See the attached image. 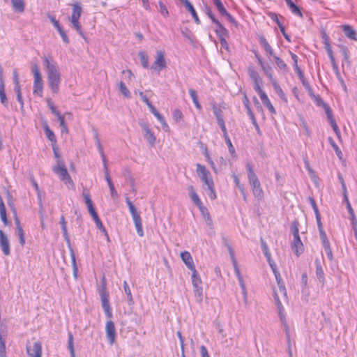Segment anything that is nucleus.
Instances as JSON below:
<instances>
[{
	"mask_svg": "<svg viewBox=\"0 0 357 357\" xmlns=\"http://www.w3.org/2000/svg\"><path fill=\"white\" fill-rule=\"evenodd\" d=\"M248 75L254 83V89L258 93L263 105L268 109L271 115L276 114V110L271 103L266 92L262 89V79L258 72L252 67L248 68Z\"/></svg>",
	"mask_w": 357,
	"mask_h": 357,
	"instance_id": "f257e3e1",
	"label": "nucleus"
},
{
	"mask_svg": "<svg viewBox=\"0 0 357 357\" xmlns=\"http://www.w3.org/2000/svg\"><path fill=\"white\" fill-rule=\"evenodd\" d=\"M274 275L275 278L277 282V286H275L273 289V298L275 303V305H277V308L278 310V314L280 318V320L284 323L286 324V319H285V314H284V309L283 307L282 303H281L280 300V296H278V291L280 292L282 297H283L284 299L287 298V290L286 287L284 286V282L282 280V278L281 277L280 273L278 270L274 269Z\"/></svg>",
	"mask_w": 357,
	"mask_h": 357,
	"instance_id": "f03ea898",
	"label": "nucleus"
},
{
	"mask_svg": "<svg viewBox=\"0 0 357 357\" xmlns=\"http://www.w3.org/2000/svg\"><path fill=\"white\" fill-rule=\"evenodd\" d=\"M44 65L47 70L49 87L53 93H57L59 91L61 75L55 63H52L48 57L43 58Z\"/></svg>",
	"mask_w": 357,
	"mask_h": 357,
	"instance_id": "7ed1b4c3",
	"label": "nucleus"
},
{
	"mask_svg": "<svg viewBox=\"0 0 357 357\" xmlns=\"http://www.w3.org/2000/svg\"><path fill=\"white\" fill-rule=\"evenodd\" d=\"M248 172V182L251 186L252 192L255 198L259 201H261L264 197V192L261 185L260 181L254 172L251 164L248 163L246 165Z\"/></svg>",
	"mask_w": 357,
	"mask_h": 357,
	"instance_id": "20e7f679",
	"label": "nucleus"
},
{
	"mask_svg": "<svg viewBox=\"0 0 357 357\" xmlns=\"http://www.w3.org/2000/svg\"><path fill=\"white\" fill-rule=\"evenodd\" d=\"M53 172L59 176V178L64 182L66 185L70 187L71 188H75V183L72 180L70 174L68 172L67 168L64 164V162L59 160H57V163L52 168Z\"/></svg>",
	"mask_w": 357,
	"mask_h": 357,
	"instance_id": "39448f33",
	"label": "nucleus"
},
{
	"mask_svg": "<svg viewBox=\"0 0 357 357\" xmlns=\"http://www.w3.org/2000/svg\"><path fill=\"white\" fill-rule=\"evenodd\" d=\"M82 195L84 197L85 203L87 206L88 211H89V213L91 214V215L92 216L97 227L98 229H100L105 234H107V231H106L105 227L103 226L102 221L99 218L97 212L96 211V209L93 206V202L91 199L89 192L86 190H84L82 192Z\"/></svg>",
	"mask_w": 357,
	"mask_h": 357,
	"instance_id": "423d86ee",
	"label": "nucleus"
},
{
	"mask_svg": "<svg viewBox=\"0 0 357 357\" xmlns=\"http://www.w3.org/2000/svg\"><path fill=\"white\" fill-rule=\"evenodd\" d=\"M188 190H189L190 197L192 201L199 209V211H200L201 214L202 215L204 219L206 222L211 221V220L210 213H209L208 208L203 205V203L201 201L199 195L196 192L194 187L192 185H190L188 187Z\"/></svg>",
	"mask_w": 357,
	"mask_h": 357,
	"instance_id": "0eeeda50",
	"label": "nucleus"
},
{
	"mask_svg": "<svg viewBox=\"0 0 357 357\" xmlns=\"http://www.w3.org/2000/svg\"><path fill=\"white\" fill-rule=\"evenodd\" d=\"M73 11L70 17V22L72 23L74 29L81 35L83 38H84L82 26L79 23V19L82 15V8L79 3H75L72 5Z\"/></svg>",
	"mask_w": 357,
	"mask_h": 357,
	"instance_id": "6e6552de",
	"label": "nucleus"
},
{
	"mask_svg": "<svg viewBox=\"0 0 357 357\" xmlns=\"http://www.w3.org/2000/svg\"><path fill=\"white\" fill-rule=\"evenodd\" d=\"M32 73L33 75V93L39 97L43 96V80L37 64L32 66Z\"/></svg>",
	"mask_w": 357,
	"mask_h": 357,
	"instance_id": "1a4fd4ad",
	"label": "nucleus"
},
{
	"mask_svg": "<svg viewBox=\"0 0 357 357\" xmlns=\"http://www.w3.org/2000/svg\"><path fill=\"white\" fill-rule=\"evenodd\" d=\"M126 201L128 206L129 211L132 215L133 222L137 229V232L138 235L142 237L144 236V231L140 215L137 213L135 206L133 205V204L132 203L129 198H126Z\"/></svg>",
	"mask_w": 357,
	"mask_h": 357,
	"instance_id": "9d476101",
	"label": "nucleus"
},
{
	"mask_svg": "<svg viewBox=\"0 0 357 357\" xmlns=\"http://www.w3.org/2000/svg\"><path fill=\"white\" fill-rule=\"evenodd\" d=\"M206 13L210 20L216 25L215 30V33L218 36L219 39L227 38L229 36L228 31L226 28L220 22V21L215 17L214 14L210 8H207Z\"/></svg>",
	"mask_w": 357,
	"mask_h": 357,
	"instance_id": "9b49d317",
	"label": "nucleus"
},
{
	"mask_svg": "<svg viewBox=\"0 0 357 357\" xmlns=\"http://www.w3.org/2000/svg\"><path fill=\"white\" fill-rule=\"evenodd\" d=\"M321 36L322 42L325 46V49L327 52V54H328L329 58H330L332 66L334 69H337L338 68L337 64L336 63L335 59L333 55V52L332 47L331 46L330 38L325 31H322L321 32Z\"/></svg>",
	"mask_w": 357,
	"mask_h": 357,
	"instance_id": "f8f14e48",
	"label": "nucleus"
},
{
	"mask_svg": "<svg viewBox=\"0 0 357 357\" xmlns=\"http://www.w3.org/2000/svg\"><path fill=\"white\" fill-rule=\"evenodd\" d=\"M196 172L201 180L206 185L214 183L210 172L204 165L201 164L196 165Z\"/></svg>",
	"mask_w": 357,
	"mask_h": 357,
	"instance_id": "ddd939ff",
	"label": "nucleus"
},
{
	"mask_svg": "<svg viewBox=\"0 0 357 357\" xmlns=\"http://www.w3.org/2000/svg\"><path fill=\"white\" fill-rule=\"evenodd\" d=\"M167 63L165 58V53L163 51H158L156 52L155 61L151 66V69L160 73L163 69L166 68Z\"/></svg>",
	"mask_w": 357,
	"mask_h": 357,
	"instance_id": "4468645a",
	"label": "nucleus"
},
{
	"mask_svg": "<svg viewBox=\"0 0 357 357\" xmlns=\"http://www.w3.org/2000/svg\"><path fill=\"white\" fill-rule=\"evenodd\" d=\"M46 102L47 103V105L49 107V108L50 109L51 112L52 114H54L58 121H59V124H60V126L61 128V130H62V132H65V133H68V127L65 123V120H64V117L63 116H62L59 112L56 109V107L54 106V103L52 102V101L51 100V99L50 98H47L46 100Z\"/></svg>",
	"mask_w": 357,
	"mask_h": 357,
	"instance_id": "2eb2a0df",
	"label": "nucleus"
},
{
	"mask_svg": "<svg viewBox=\"0 0 357 357\" xmlns=\"http://www.w3.org/2000/svg\"><path fill=\"white\" fill-rule=\"evenodd\" d=\"M139 96L142 100L149 107L151 112L156 117V119L160 122L163 127H168L167 122L165 118L156 110L155 107L151 104V102L149 100L147 97L144 95L142 92H139Z\"/></svg>",
	"mask_w": 357,
	"mask_h": 357,
	"instance_id": "dca6fc26",
	"label": "nucleus"
},
{
	"mask_svg": "<svg viewBox=\"0 0 357 357\" xmlns=\"http://www.w3.org/2000/svg\"><path fill=\"white\" fill-rule=\"evenodd\" d=\"M105 332L109 343L112 345L116 341V328L112 321L109 320L106 322Z\"/></svg>",
	"mask_w": 357,
	"mask_h": 357,
	"instance_id": "f3484780",
	"label": "nucleus"
},
{
	"mask_svg": "<svg viewBox=\"0 0 357 357\" xmlns=\"http://www.w3.org/2000/svg\"><path fill=\"white\" fill-rule=\"evenodd\" d=\"M213 1L215 6H216L218 12L220 13V14L221 15L226 17L227 20L229 22L234 24H237L234 17L227 12V10L225 8L224 5L222 4L221 0H213Z\"/></svg>",
	"mask_w": 357,
	"mask_h": 357,
	"instance_id": "a211bd4d",
	"label": "nucleus"
},
{
	"mask_svg": "<svg viewBox=\"0 0 357 357\" xmlns=\"http://www.w3.org/2000/svg\"><path fill=\"white\" fill-rule=\"evenodd\" d=\"M0 247L4 255L10 254L9 240L2 230H0Z\"/></svg>",
	"mask_w": 357,
	"mask_h": 357,
	"instance_id": "6ab92c4d",
	"label": "nucleus"
},
{
	"mask_svg": "<svg viewBox=\"0 0 357 357\" xmlns=\"http://www.w3.org/2000/svg\"><path fill=\"white\" fill-rule=\"evenodd\" d=\"M326 113L327 115L328 121L329 123L331 124L333 131L335 132L337 137L340 139L341 138V132L339 129L338 126L336 123L335 119L333 115L332 111L329 107H327L326 109Z\"/></svg>",
	"mask_w": 357,
	"mask_h": 357,
	"instance_id": "aec40b11",
	"label": "nucleus"
},
{
	"mask_svg": "<svg viewBox=\"0 0 357 357\" xmlns=\"http://www.w3.org/2000/svg\"><path fill=\"white\" fill-rule=\"evenodd\" d=\"M291 249L297 257L300 256L304 252V245L300 236L294 237V240L291 243Z\"/></svg>",
	"mask_w": 357,
	"mask_h": 357,
	"instance_id": "412c9836",
	"label": "nucleus"
},
{
	"mask_svg": "<svg viewBox=\"0 0 357 357\" xmlns=\"http://www.w3.org/2000/svg\"><path fill=\"white\" fill-rule=\"evenodd\" d=\"M26 353L31 357H41L42 356V345L40 342H36L33 344V349L26 346Z\"/></svg>",
	"mask_w": 357,
	"mask_h": 357,
	"instance_id": "4be33fe9",
	"label": "nucleus"
},
{
	"mask_svg": "<svg viewBox=\"0 0 357 357\" xmlns=\"http://www.w3.org/2000/svg\"><path fill=\"white\" fill-rule=\"evenodd\" d=\"M181 258L190 271H194L196 268L192 255L189 252L183 251L181 252Z\"/></svg>",
	"mask_w": 357,
	"mask_h": 357,
	"instance_id": "5701e85b",
	"label": "nucleus"
},
{
	"mask_svg": "<svg viewBox=\"0 0 357 357\" xmlns=\"http://www.w3.org/2000/svg\"><path fill=\"white\" fill-rule=\"evenodd\" d=\"M192 271V284L195 289V291H202V280L199 275L198 272L196 268Z\"/></svg>",
	"mask_w": 357,
	"mask_h": 357,
	"instance_id": "b1692460",
	"label": "nucleus"
},
{
	"mask_svg": "<svg viewBox=\"0 0 357 357\" xmlns=\"http://www.w3.org/2000/svg\"><path fill=\"white\" fill-rule=\"evenodd\" d=\"M243 102L244 106L247 110V113H248L249 117L252 120V123L255 126L256 128H258L259 126H258V124L257 122V119L255 118V114L253 113V112L250 107V101L245 95L244 96Z\"/></svg>",
	"mask_w": 357,
	"mask_h": 357,
	"instance_id": "393cba45",
	"label": "nucleus"
},
{
	"mask_svg": "<svg viewBox=\"0 0 357 357\" xmlns=\"http://www.w3.org/2000/svg\"><path fill=\"white\" fill-rule=\"evenodd\" d=\"M342 29L347 38L354 40H357L356 32L351 26L349 24H344L342 26Z\"/></svg>",
	"mask_w": 357,
	"mask_h": 357,
	"instance_id": "a878e982",
	"label": "nucleus"
},
{
	"mask_svg": "<svg viewBox=\"0 0 357 357\" xmlns=\"http://www.w3.org/2000/svg\"><path fill=\"white\" fill-rule=\"evenodd\" d=\"M291 11L296 16L302 17L303 13L300 8L296 5L292 0H284Z\"/></svg>",
	"mask_w": 357,
	"mask_h": 357,
	"instance_id": "bb28decb",
	"label": "nucleus"
},
{
	"mask_svg": "<svg viewBox=\"0 0 357 357\" xmlns=\"http://www.w3.org/2000/svg\"><path fill=\"white\" fill-rule=\"evenodd\" d=\"M289 54H290V56L294 61L293 65H294V68L296 73L298 74L299 78H303V73L298 65V56L291 51L289 52Z\"/></svg>",
	"mask_w": 357,
	"mask_h": 357,
	"instance_id": "cd10ccee",
	"label": "nucleus"
},
{
	"mask_svg": "<svg viewBox=\"0 0 357 357\" xmlns=\"http://www.w3.org/2000/svg\"><path fill=\"white\" fill-rule=\"evenodd\" d=\"M259 43L264 47V50L271 56L274 54V51L271 46L269 45L267 40L264 36L259 37Z\"/></svg>",
	"mask_w": 357,
	"mask_h": 357,
	"instance_id": "c85d7f7f",
	"label": "nucleus"
},
{
	"mask_svg": "<svg viewBox=\"0 0 357 357\" xmlns=\"http://www.w3.org/2000/svg\"><path fill=\"white\" fill-rule=\"evenodd\" d=\"M13 9L18 13H22L24 10L25 3L24 0H12Z\"/></svg>",
	"mask_w": 357,
	"mask_h": 357,
	"instance_id": "c756f323",
	"label": "nucleus"
},
{
	"mask_svg": "<svg viewBox=\"0 0 357 357\" xmlns=\"http://www.w3.org/2000/svg\"><path fill=\"white\" fill-rule=\"evenodd\" d=\"M44 130L47 139L52 143V146H55L56 144V137L54 132L50 130L47 125L44 127Z\"/></svg>",
	"mask_w": 357,
	"mask_h": 357,
	"instance_id": "7c9ffc66",
	"label": "nucleus"
},
{
	"mask_svg": "<svg viewBox=\"0 0 357 357\" xmlns=\"http://www.w3.org/2000/svg\"><path fill=\"white\" fill-rule=\"evenodd\" d=\"M273 56L274 57V60H275V62L277 66L280 70H284V71L288 70V66H287V65L286 64V63L284 62V60H282L279 56H275L274 54Z\"/></svg>",
	"mask_w": 357,
	"mask_h": 357,
	"instance_id": "2f4dec72",
	"label": "nucleus"
},
{
	"mask_svg": "<svg viewBox=\"0 0 357 357\" xmlns=\"http://www.w3.org/2000/svg\"><path fill=\"white\" fill-rule=\"evenodd\" d=\"M328 141H329V143L331 145V146L333 148V149H334L337 156L338 157V158L342 160V157H343V154H342L341 150L340 149V148L338 147V146L335 144V142L333 139V138L329 137L328 138Z\"/></svg>",
	"mask_w": 357,
	"mask_h": 357,
	"instance_id": "473e14b6",
	"label": "nucleus"
},
{
	"mask_svg": "<svg viewBox=\"0 0 357 357\" xmlns=\"http://www.w3.org/2000/svg\"><path fill=\"white\" fill-rule=\"evenodd\" d=\"M145 137L147 139V141L151 144H153L155 142V137L154 135V133L149 129L148 126H146L145 128Z\"/></svg>",
	"mask_w": 357,
	"mask_h": 357,
	"instance_id": "72a5a7b5",
	"label": "nucleus"
},
{
	"mask_svg": "<svg viewBox=\"0 0 357 357\" xmlns=\"http://www.w3.org/2000/svg\"><path fill=\"white\" fill-rule=\"evenodd\" d=\"M139 56L142 66L144 68H147L149 67V57L147 54L144 52H139Z\"/></svg>",
	"mask_w": 357,
	"mask_h": 357,
	"instance_id": "f704fd0d",
	"label": "nucleus"
},
{
	"mask_svg": "<svg viewBox=\"0 0 357 357\" xmlns=\"http://www.w3.org/2000/svg\"><path fill=\"white\" fill-rule=\"evenodd\" d=\"M319 236L325 250H330V243L325 231L319 232Z\"/></svg>",
	"mask_w": 357,
	"mask_h": 357,
	"instance_id": "c9c22d12",
	"label": "nucleus"
},
{
	"mask_svg": "<svg viewBox=\"0 0 357 357\" xmlns=\"http://www.w3.org/2000/svg\"><path fill=\"white\" fill-rule=\"evenodd\" d=\"M68 349L70 352L71 357H75L74 344H73V335L72 333H68Z\"/></svg>",
	"mask_w": 357,
	"mask_h": 357,
	"instance_id": "e433bc0d",
	"label": "nucleus"
},
{
	"mask_svg": "<svg viewBox=\"0 0 357 357\" xmlns=\"http://www.w3.org/2000/svg\"><path fill=\"white\" fill-rule=\"evenodd\" d=\"M291 231L294 237H299V223L297 220L292 222L291 225Z\"/></svg>",
	"mask_w": 357,
	"mask_h": 357,
	"instance_id": "4c0bfd02",
	"label": "nucleus"
},
{
	"mask_svg": "<svg viewBox=\"0 0 357 357\" xmlns=\"http://www.w3.org/2000/svg\"><path fill=\"white\" fill-rule=\"evenodd\" d=\"M172 117L175 122L178 123L183 120V114L180 109H176L173 111Z\"/></svg>",
	"mask_w": 357,
	"mask_h": 357,
	"instance_id": "58836bf2",
	"label": "nucleus"
},
{
	"mask_svg": "<svg viewBox=\"0 0 357 357\" xmlns=\"http://www.w3.org/2000/svg\"><path fill=\"white\" fill-rule=\"evenodd\" d=\"M261 248L264 252V254L265 257H266L267 261H270L271 257V254L269 251L268 247L266 243L264 241H263L262 239L261 240Z\"/></svg>",
	"mask_w": 357,
	"mask_h": 357,
	"instance_id": "ea45409f",
	"label": "nucleus"
},
{
	"mask_svg": "<svg viewBox=\"0 0 357 357\" xmlns=\"http://www.w3.org/2000/svg\"><path fill=\"white\" fill-rule=\"evenodd\" d=\"M213 113L217 119L218 122H220V121H223V116H222V112L220 108H219L218 106L214 105L213 106Z\"/></svg>",
	"mask_w": 357,
	"mask_h": 357,
	"instance_id": "a19ab883",
	"label": "nucleus"
},
{
	"mask_svg": "<svg viewBox=\"0 0 357 357\" xmlns=\"http://www.w3.org/2000/svg\"><path fill=\"white\" fill-rule=\"evenodd\" d=\"M268 16L273 20L275 21L277 24L278 25V26L280 27V29L282 33H284V26L280 23L279 19H278V15L275 13H268Z\"/></svg>",
	"mask_w": 357,
	"mask_h": 357,
	"instance_id": "79ce46f5",
	"label": "nucleus"
},
{
	"mask_svg": "<svg viewBox=\"0 0 357 357\" xmlns=\"http://www.w3.org/2000/svg\"><path fill=\"white\" fill-rule=\"evenodd\" d=\"M60 224H61V229L63 231V236L65 237V238L68 239V231H67V222L65 220L64 216H63V215L60 218Z\"/></svg>",
	"mask_w": 357,
	"mask_h": 357,
	"instance_id": "37998d69",
	"label": "nucleus"
},
{
	"mask_svg": "<svg viewBox=\"0 0 357 357\" xmlns=\"http://www.w3.org/2000/svg\"><path fill=\"white\" fill-rule=\"evenodd\" d=\"M119 88L121 93L126 98L130 97V93L128 89L126 87L123 82H120L119 84Z\"/></svg>",
	"mask_w": 357,
	"mask_h": 357,
	"instance_id": "c03bdc74",
	"label": "nucleus"
},
{
	"mask_svg": "<svg viewBox=\"0 0 357 357\" xmlns=\"http://www.w3.org/2000/svg\"><path fill=\"white\" fill-rule=\"evenodd\" d=\"M123 289H124V291H125V293L127 295V297H128V299L130 303H132L133 302V298H132V293H131V290L128 284V282L126 281H124L123 282Z\"/></svg>",
	"mask_w": 357,
	"mask_h": 357,
	"instance_id": "a18cd8bd",
	"label": "nucleus"
},
{
	"mask_svg": "<svg viewBox=\"0 0 357 357\" xmlns=\"http://www.w3.org/2000/svg\"><path fill=\"white\" fill-rule=\"evenodd\" d=\"M208 189L209 190L208 196L211 199L214 200L217 198V195L215 190V184L214 183H211L210 185H207Z\"/></svg>",
	"mask_w": 357,
	"mask_h": 357,
	"instance_id": "49530a36",
	"label": "nucleus"
},
{
	"mask_svg": "<svg viewBox=\"0 0 357 357\" xmlns=\"http://www.w3.org/2000/svg\"><path fill=\"white\" fill-rule=\"evenodd\" d=\"M17 234L19 237V241L22 246H24L25 244V238H24V230L22 227L17 228Z\"/></svg>",
	"mask_w": 357,
	"mask_h": 357,
	"instance_id": "de8ad7c7",
	"label": "nucleus"
},
{
	"mask_svg": "<svg viewBox=\"0 0 357 357\" xmlns=\"http://www.w3.org/2000/svg\"><path fill=\"white\" fill-rule=\"evenodd\" d=\"M102 308H103L106 315L108 317L111 318L112 316V308H111L109 302L102 303Z\"/></svg>",
	"mask_w": 357,
	"mask_h": 357,
	"instance_id": "09e8293b",
	"label": "nucleus"
},
{
	"mask_svg": "<svg viewBox=\"0 0 357 357\" xmlns=\"http://www.w3.org/2000/svg\"><path fill=\"white\" fill-rule=\"evenodd\" d=\"M225 141L228 146L229 152L231 153V155H236L235 148L233 146L229 137H226L225 139Z\"/></svg>",
	"mask_w": 357,
	"mask_h": 357,
	"instance_id": "8fccbe9b",
	"label": "nucleus"
},
{
	"mask_svg": "<svg viewBox=\"0 0 357 357\" xmlns=\"http://www.w3.org/2000/svg\"><path fill=\"white\" fill-rule=\"evenodd\" d=\"M160 13L164 17L169 16V11L166 6L161 1H159Z\"/></svg>",
	"mask_w": 357,
	"mask_h": 357,
	"instance_id": "3c124183",
	"label": "nucleus"
},
{
	"mask_svg": "<svg viewBox=\"0 0 357 357\" xmlns=\"http://www.w3.org/2000/svg\"><path fill=\"white\" fill-rule=\"evenodd\" d=\"M100 298L102 303L109 302V294L107 293L105 288H103L100 291Z\"/></svg>",
	"mask_w": 357,
	"mask_h": 357,
	"instance_id": "603ef678",
	"label": "nucleus"
},
{
	"mask_svg": "<svg viewBox=\"0 0 357 357\" xmlns=\"http://www.w3.org/2000/svg\"><path fill=\"white\" fill-rule=\"evenodd\" d=\"M0 99L3 104L6 103L7 98L5 93L4 84L3 83L0 85Z\"/></svg>",
	"mask_w": 357,
	"mask_h": 357,
	"instance_id": "864d4df0",
	"label": "nucleus"
},
{
	"mask_svg": "<svg viewBox=\"0 0 357 357\" xmlns=\"http://www.w3.org/2000/svg\"><path fill=\"white\" fill-rule=\"evenodd\" d=\"M233 178H234V183H236V186L240 189V190L241 191L242 194L243 195L244 199L246 200V196L245 195L244 188L241 185L238 177L236 175H234Z\"/></svg>",
	"mask_w": 357,
	"mask_h": 357,
	"instance_id": "5fc2aeb1",
	"label": "nucleus"
},
{
	"mask_svg": "<svg viewBox=\"0 0 357 357\" xmlns=\"http://www.w3.org/2000/svg\"><path fill=\"white\" fill-rule=\"evenodd\" d=\"M180 1L184 5L185 8L190 13V14L195 10L192 4L190 2L189 0H180Z\"/></svg>",
	"mask_w": 357,
	"mask_h": 357,
	"instance_id": "6e6d98bb",
	"label": "nucleus"
},
{
	"mask_svg": "<svg viewBox=\"0 0 357 357\" xmlns=\"http://www.w3.org/2000/svg\"><path fill=\"white\" fill-rule=\"evenodd\" d=\"M264 74L271 79H273V73L272 69L270 66L265 65L263 68H261Z\"/></svg>",
	"mask_w": 357,
	"mask_h": 357,
	"instance_id": "4d7b16f0",
	"label": "nucleus"
},
{
	"mask_svg": "<svg viewBox=\"0 0 357 357\" xmlns=\"http://www.w3.org/2000/svg\"><path fill=\"white\" fill-rule=\"evenodd\" d=\"M104 167H105V179L107 182V184L108 185H113V183L112 181V179H111V177L109 176V170H108V167H107V163H104Z\"/></svg>",
	"mask_w": 357,
	"mask_h": 357,
	"instance_id": "13d9d810",
	"label": "nucleus"
},
{
	"mask_svg": "<svg viewBox=\"0 0 357 357\" xmlns=\"http://www.w3.org/2000/svg\"><path fill=\"white\" fill-rule=\"evenodd\" d=\"M104 167H105V179L107 182V184L108 185H113V183L112 181V179H111V177L109 176V170H108V167H107V163H104Z\"/></svg>",
	"mask_w": 357,
	"mask_h": 357,
	"instance_id": "bf43d9fd",
	"label": "nucleus"
},
{
	"mask_svg": "<svg viewBox=\"0 0 357 357\" xmlns=\"http://www.w3.org/2000/svg\"><path fill=\"white\" fill-rule=\"evenodd\" d=\"M218 125L220 126L222 131V133H223V137L224 139H225L226 137H229V135H228V133H227V128H226V126H225V121H220V122H218Z\"/></svg>",
	"mask_w": 357,
	"mask_h": 357,
	"instance_id": "052dcab7",
	"label": "nucleus"
},
{
	"mask_svg": "<svg viewBox=\"0 0 357 357\" xmlns=\"http://www.w3.org/2000/svg\"><path fill=\"white\" fill-rule=\"evenodd\" d=\"M343 195H344V199L346 202V206H347V208L348 210L349 213L351 214V213H354V211L353 208L351 207V205L349 202L347 194H345Z\"/></svg>",
	"mask_w": 357,
	"mask_h": 357,
	"instance_id": "680f3d73",
	"label": "nucleus"
},
{
	"mask_svg": "<svg viewBox=\"0 0 357 357\" xmlns=\"http://www.w3.org/2000/svg\"><path fill=\"white\" fill-rule=\"evenodd\" d=\"M1 354H6V352L5 341L2 337L1 333H0V355Z\"/></svg>",
	"mask_w": 357,
	"mask_h": 357,
	"instance_id": "e2e57ef3",
	"label": "nucleus"
},
{
	"mask_svg": "<svg viewBox=\"0 0 357 357\" xmlns=\"http://www.w3.org/2000/svg\"><path fill=\"white\" fill-rule=\"evenodd\" d=\"M98 148L99 152L101 155L103 163H107V160H106V157L104 153L103 148H102L99 139L98 140Z\"/></svg>",
	"mask_w": 357,
	"mask_h": 357,
	"instance_id": "0e129e2a",
	"label": "nucleus"
},
{
	"mask_svg": "<svg viewBox=\"0 0 357 357\" xmlns=\"http://www.w3.org/2000/svg\"><path fill=\"white\" fill-rule=\"evenodd\" d=\"M57 31L59 33L61 37L62 38L63 42H65L66 43H68L69 39L66 33L64 32V31L62 29V28L59 29V30Z\"/></svg>",
	"mask_w": 357,
	"mask_h": 357,
	"instance_id": "69168bd1",
	"label": "nucleus"
},
{
	"mask_svg": "<svg viewBox=\"0 0 357 357\" xmlns=\"http://www.w3.org/2000/svg\"><path fill=\"white\" fill-rule=\"evenodd\" d=\"M273 85H274V86H275V89L277 90V92L278 93L279 96H280L282 98H283L285 96V95H284V93L283 91L282 90V89H281L280 86H278L277 85V83H276V82H275V81H274V82H273Z\"/></svg>",
	"mask_w": 357,
	"mask_h": 357,
	"instance_id": "338daca9",
	"label": "nucleus"
},
{
	"mask_svg": "<svg viewBox=\"0 0 357 357\" xmlns=\"http://www.w3.org/2000/svg\"><path fill=\"white\" fill-rule=\"evenodd\" d=\"M200 352L202 357H210L207 349L206 348L205 346H202L200 347Z\"/></svg>",
	"mask_w": 357,
	"mask_h": 357,
	"instance_id": "774afa93",
	"label": "nucleus"
}]
</instances>
